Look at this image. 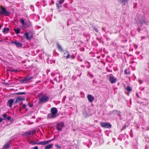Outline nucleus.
Returning <instances> with one entry per match:
<instances>
[{
    "label": "nucleus",
    "mask_w": 149,
    "mask_h": 149,
    "mask_svg": "<svg viewBox=\"0 0 149 149\" xmlns=\"http://www.w3.org/2000/svg\"><path fill=\"white\" fill-rule=\"evenodd\" d=\"M38 97L39 100V104H40L42 102H47L49 97L45 95H43L42 94H38Z\"/></svg>",
    "instance_id": "nucleus-1"
},
{
    "label": "nucleus",
    "mask_w": 149,
    "mask_h": 149,
    "mask_svg": "<svg viewBox=\"0 0 149 149\" xmlns=\"http://www.w3.org/2000/svg\"><path fill=\"white\" fill-rule=\"evenodd\" d=\"M51 113L47 115V118H55L56 116V114L57 113V110L55 107H53L51 109Z\"/></svg>",
    "instance_id": "nucleus-2"
},
{
    "label": "nucleus",
    "mask_w": 149,
    "mask_h": 149,
    "mask_svg": "<svg viewBox=\"0 0 149 149\" xmlns=\"http://www.w3.org/2000/svg\"><path fill=\"white\" fill-rule=\"evenodd\" d=\"M10 12L7 11L6 9L4 7H3L1 8L0 10V14L2 15H5L8 16L10 14Z\"/></svg>",
    "instance_id": "nucleus-3"
},
{
    "label": "nucleus",
    "mask_w": 149,
    "mask_h": 149,
    "mask_svg": "<svg viewBox=\"0 0 149 149\" xmlns=\"http://www.w3.org/2000/svg\"><path fill=\"white\" fill-rule=\"evenodd\" d=\"M100 125L102 127L106 128H110L111 127V124L108 122H101L100 123Z\"/></svg>",
    "instance_id": "nucleus-4"
},
{
    "label": "nucleus",
    "mask_w": 149,
    "mask_h": 149,
    "mask_svg": "<svg viewBox=\"0 0 149 149\" xmlns=\"http://www.w3.org/2000/svg\"><path fill=\"white\" fill-rule=\"evenodd\" d=\"M64 126L63 122L59 123L57 124L56 127L58 130L61 131L62 128L64 127Z\"/></svg>",
    "instance_id": "nucleus-5"
},
{
    "label": "nucleus",
    "mask_w": 149,
    "mask_h": 149,
    "mask_svg": "<svg viewBox=\"0 0 149 149\" xmlns=\"http://www.w3.org/2000/svg\"><path fill=\"white\" fill-rule=\"evenodd\" d=\"M33 78V76L29 77L28 76L26 77L24 79L20 80V82L22 83H26L30 80Z\"/></svg>",
    "instance_id": "nucleus-6"
},
{
    "label": "nucleus",
    "mask_w": 149,
    "mask_h": 149,
    "mask_svg": "<svg viewBox=\"0 0 149 149\" xmlns=\"http://www.w3.org/2000/svg\"><path fill=\"white\" fill-rule=\"evenodd\" d=\"M64 0L63 1L61 0H58L56 3V6L58 9H59L61 8L62 7V4L63 3Z\"/></svg>",
    "instance_id": "nucleus-7"
},
{
    "label": "nucleus",
    "mask_w": 149,
    "mask_h": 149,
    "mask_svg": "<svg viewBox=\"0 0 149 149\" xmlns=\"http://www.w3.org/2000/svg\"><path fill=\"white\" fill-rule=\"evenodd\" d=\"M87 97L89 102H92L94 100V97L91 95H88L87 96Z\"/></svg>",
    "instance_id": "nucleus-8"
},
{
    "label": "nucleus",
    "mask_w": 149,
    "mask_h": 149,
    "mask_svg": "<svg viewBox=\"0 0 149 149\" xmlns=\"http://www.w3.org/2000/svg\"><path fill=\"white\" fill-rule=\"evenodd\" d=\"M25 100V98L23 97H17L15 103H17L19 102L20 101H24Z\"/></svg>",
    "instance_id": "nucleus-9"
},
{
    "label": "nucleus",
    "mask_w": 149,
    "mask_h": 149,
    "mask_svg": "<svg viewBox=\"0 0 149 149\" xmlns=\"http://www.w3.org/2000/svg\"><path fill=\"white\" fill-rule=\"evenodd\" d=\"M109 80L111 83H114L116 82V79L114 77L112 76H109Z\"/></svg>",
    "instance_id": "nucleus-10"
},
{
    "label": "nucleus",
    "mask_w": 149,
    "mask_h": 149,
    "mask_svg": "<svg viewBox=\"0 0 149 149\" xmlns=\"http://www.w3.org/2000/svg\"><path fill=\"white\" fill-rule=\"evenodd\" d=\"M24 36L27 40H30L32 37L33 35H31V36L30 37H29V36L28 33L27 32H26L24 33Z\"/></svg>",
    "instance_id": "nucleus-11"
},
{
    "label": "nucleus",
    "mask_w": 149,
    "mask_h": 149,
    "mask_svg": "<svg viewBox=\"0 0 149 149\" xmlns=\"http://www.w3.org/2000/svg\"><path fill=\"white\" fill-rule=\"evenodd\" d=\"M64 54H67V55L66 57V58L67 59H68L69 58L71 57V56L70 55L68 51L67 50H65L64 53Z\"/></svg>",
    "instance_id": "nucleus-12"
},
{
    "label": "nucleus",
    "mask_w": 149,
    "mask_h": 149,
    "mask_svg": "<svg viewBox=\"0 0 149 149\" xmlns=\"http://www.w3.org/2000/svg\"><path fill=\"white\" fill-rule=\"evenodd\" d=\"M8 102L9 104V106L10 107H11L12 106V105L14 102V100L13 99H10L9 100Z\"/></svg>",
    "instance_id": "nucleus-13"
},
{
    "label": "nucleus",
    "mask_w": 149,
    "mask_h": 149,
    "mask_svg": "<svg viewBox=\"0 0 149 149\" xmlns=\"http://www.w3.org/2000/svg\"><path fill=\"white\" fill-rule=\"evenodd\" d=\"M53 146V144H50L45 146V149H50L52 148Z\"/></svg>",
    "instance_id": "nucleus-14"
},
{
    "label": "nucleus",
    "mask_w": 149,
    "mask_h": 149,
    "mask_svg": "<svg viewBox=\"0 0 149 149\" xmlns=\"http://www.w3.org/2000/svg\"><path fill=\"white\" fill-rule=\"evenodd\" d=\"M31 144L33 145L36 144H39L43 145V141L40 142H35L33 141H32Z\"/></svg>",
    "instance_id": "nucleus-15"
},
{
    "label": "nucleus",
    "mask_w": 149,
    "mask_h": 149,
    "mask_svg": "<svg viewBox=\"0 0 149 149\" xmlns=\"http://www.w3.org/2000/svg\"><path fill=\"white\" fill-rule=\"evenodd\" d=\"M54 139H52L50 140L47 141H43V145H46V144H48L49 142H51L52 141H53L54 140Z\"/></svg>",
    "instance_id": "nucleus-16"
},
{
    "label": "nucleus",
    "mask_w": 149,
    "mask_h": 149,
    "mask_svg": "<svg viewBox=\"0 0 149 149\" xmlns=\"http://www.w3.org/2000/svg\"><path fill=\"white\" fill-rule=\"evenodd\" d=\"M19 21L22 24V25L23 26L26 25V24L24 22V19H19Z\"/></svg>",
    "instance_id": "nucleus-17"
},
{
    "label": "nucleus",
    "mask_w": 149,
    "mask_h": 149,
    "mask_svg": "<svg viewBox=\"0 0 149 149\" xmlns=\"http://www.w3.org/2000/svg\"><path fill=\"white\" fill-rule=\"evenodd\" d=\"M57 47L58 49L61 52H63L64 50L58 44H57Z\"/></svg>",
    "instance_id": "nucleus-18"
},
{
    "label": "nucleus",
    "mask_w": 149,
    "mask_h": 149,
    "mask_svg": "<svg viewBox=\"0 0 149 149\" xmlns=\"http://www.w3.org/2000/svg\"><path fill=\"white\" fill-rule=\"evenodd\" d=\"M14 31H15L17 34H18L20 32V29L19 28L17 29H14Z\"/></svg>",
    "instance_id": "nucleus-19"
},
{
    "label": "nucleus",
    "mask_w": 149,
    "mask_h": 149,
    "mask_svg": "<svg viewBox=\"0 0 149 149\" xmlns=\"http://www.w3.org/2000/svg\"><path fill=\"white\" fill-rule=\"evenodd\" d=\"M9 143H8L4 145V146L3 147V149H6L9 148Z\"/></svg>",
    "instance_id": "nucleus-20"
},
{
    "label": "nucleus",
    "mask_w": 149,
    "mask_h": 149,
    "mask_svg": "<svg viewBox=\"0 0 149 149\" xmlns=\"http://www.w3.org/2000/svg\"><path fill=\"white\" fill-rule=\"evenodd\" d=\"M15 45L17 47H21L22 46V44L21 43L17 41Z\"/></svg>",
    "instance_id": "nucleus-21"
},
{
    "label": "nucleus",
    "mask_w": 149,
    "mask_h": 149,
    "mask_svg": "<svg viewBox=\"0 0 149 149\" xmlns=\"http://www.w3.org/2000/svg\"><path fill=\"white\" fill-rule=\"evenodd\" d=\"M31 134H33V132L32 131H27L26 132H25L24 134V135L25 134H28V135H31Z\"/></svg>",
    "instance_id": "nucleus-22"
},
{
    "label": "nucleus",
    "mask_w": 149,
    "mask_h": 149,
    "mask_svg": "<svg viewBox=\"0 0 149 149\" xmlns=\"http://www.w3.org/2000/svg\"><path fill=\"white\" fill-rule=\"evenodd\" d=\"M9 30V29L8 28H4L2 31L3 33H5L6 31H8Z\"/></svg>",
    "instance_id": "nucleus-23"
},
{
    "label": "nucleus",
    "mask_w": 149,
    "mask_h": 149,
    "mask_svg": "<svg viewBox=\"0 0 149 149\" xmlns=\"http://www.w3.org/2000/svg\"><path fill=\"white\" fill-rule=\"evenodd\" d=\"M126 90L129 91H131L132 90V88L131 87H130V86H127V87L126 88Z\"/></svg>",
    "instance_id": "nucleus-24"
},
{
    "label": "nucleus",
    "mask_w": 149,
    "mask_h": 149,
    "mask_svg": "<svg viewBox=\"0 0 149 149\" xmlns=\"http://www.w3.org/2000/svg\"><path fill=\"white\" fill-rule=\"evenodd\" d=\"M8 71H10V72H17L18 70L14 69H12L9 70Z\"/></svg>",
    "instance_id": "nucleus-25"
},
{
    "label": "nucleus",
    "mask_w": 149,
    "mask_h": 149,
    "mask_svg": "<svg viewBox=\"0 0 149 149\" xmlns=\"http://www.w3.org/2000/svg\"><path fill=\"white\" fill-rule=\"evenodd\" d=\"M17 42V40H15V41H11L10 42V43L11 44H15V45H16Z\"/></svg>",
    "instance_id": "nucleus-26"
},
{
    "label": "nucleus",
    "mask_w": 149,
    "mask_h": 149,
    "mask_svg": "<svg viewBox=\"0 0 149 149\" xmlns=\"http://www.w3.org/2000/svg\"><path fill=\"white\" fill-rule=\"evenodd\" d=\"M11 117L10 116L7 117L6 118H4V120H10Z\"/></svg>",
    "instance_id": "nucleus-27"
},
{
    "label": "nucleus",
    "mask_w": 149,
    "mask_h": 149,
    "mask_svg": "<svg viewBox=\"0 0 149 149\" xmlns=\"http://www.w3.org/2000/svg\"><path fill=\"white\" fill-rule=\"evenodd\" d=\"M128 0H122V3H124V4L127 3Z\"/></svg>",
    "instance_id": "nucleus-28"
},
{
    "label": "nucleus",
    "mask_w": 149,
    "mask_h": 149,
    "mask_svg": "<svg viewBox=\"0 0 149 149\" xmlns=\"http://www.w3.org/2000/svg\"><path fill=\"white\" fill-rule=\"evenodd\" d=\"M3 84L4 85H9L11 84L8 82H5Z\"/></svg>",
    "instance_id": "nucleus-29"
},
{
    "label": "nucleus",
    "mask_w": 149,
    "mask_h": 149,
    "mask_svg": "<svg viewBox=\"0 0 149 149\" xmlns=\"http://www.w3.org/2000/svg\"><path fill=\"white\" fill-rule=\"evenodd\" d=\"M55 146L56 147V148H59V149H60L61 148V147L59 146L57 144H56L55 145Z\"/></svg>",
    "instance_id": "nucleus-30"
},
{
    "label": "nucleus",
    "mask_w": 149,
    "mask_h": 149,
    "mask_svg": "<svg viewBox=\"0 0 149 149\" xmlns=\"http://www.w3.org/2000/svg\"><path fill=\"white\" fill-rule=\"evenodd\" d=\"M7 115L5 114H3L2 115V116L4 118H6L7 117Z\"/></svg>",
    "instance_id": "nucleus-31"
},
{
    "label": "nucleus",
    "mask_w": 149,
    "mask_h": 149,
    "mask_svg": "<svg viewBox=\"0 0 149 149\" xmlns=\"http://www.w3.org/2000/svg\"><path fill=\"white\" fill-rule=\"evenodd\" d=\"M124 72L126 74H130L129 72H127V70H126V69L125 70Z\"/></svg>",
    "instance_id": "nucleus-32"
},
{
    "label": "nucleus",
    "mask_w": 149,
    "mask_h": 149,
    "mask_svg": "<svg viewBox=\"0 0 149 149\" xmlns=\"http://www.w3.org/2000/svg\"><path fill=\"white\" fill-rule=\"evenodd\" d=\"M28 105L30 107H31L33 106V105L30 104V103H28Z\"/></svg>",
    "instance_id": "nucleus-33"
},
{
    "label": "nucleus",
    "mask_w": 149,
    "mask_h": 149,
    "mask_svg": "<svg viewBox=\"0 0 149 149\" xmlns=\"http://www.w3.org/2000/svg\"><path fill=\"white\" fill-rule=\"evenodd\" d=\"M26 107V105L25 104H24L23 105V108H24Z\"/></svg>",
    "instance_id": "nucleus-34"
},
{
    "label": "nucleus",
    "mask_w": 149,
    "mask_h": 149,
    "mask_svg": "<svg viewBox=\"0 0 149 149\" xmlns=\"http://www.w3.org/2000/svg\"><path fill=\"white\" fill-rule=\"evenodd\" d=\"M93 29H94V30L95 31H96L97 32H98L97 30V29L96 28H94Z\"/></svg>",
    "instance_id": "nucleus-35"
},
{
    "label": "nucleus",
    "mask_w": 149,
    "mask_h": 149,
    "mask_svg": "<svg viewBox=\"0 0 149 149\" xmlns=\"http://www.w3.org/2000/svg\"><path fill=\"white\" fill-rule=\"evenodd\" d=\"M3 120V119L1 118H0V122H1Z\"/></svg>",
    "instance_id": "nucleus-36"
},
{
    "label": "nucleus",
    "mask_w": 149,
    "mask_h": 149,
    "mask_svg": "<svg viewBox=\"0 0 149 149\" xmlns=\"http://www.w3.org/2000/svg\"><path fill=\"white\" fill-rule=\"evenodd\" d=\"M28 142H29V143H30V144H32V141H28Z\"/></svg>",
    "instance_id": "nucleus-37"
},
{
    "label": "nucleus",
    "mask_w": 149,
    "mask_h": 149,
    "mask_svg": "<svg viewBox=\"0 0 149 149\" xmlns=\"http://www.w3.org/2000/svg\"><path fill=\"white\" fill-rule=\"evenodd\" d=\"M22 109V107H20L19 108L20 111H21V110Z\"/></svg>",
    "instance_id": "nucleus-38"
},
{
    "label": "nucleus",
    "mask_w": 149,
    "mask_h": 149,
    "mask_svg": "<svg viewBox=\"0 0 149 149\" xmlns=\"http://www.w3.org/2000/svg\"><path fill=\"white\" fill-rule=\"evenodd\" d=\"M102 30H103V31H104V28H102Z\"/></svg>",
    "instance_id": "nucleus-39"
},
{
    "label": "nucleus",
    "mask_w": 149,
    "mask_h": 149,
    "mask_svg": "<svg viewBox=\"0 0 149 149\" xmlns=\"http://www.w3.org/2000/svg\"><path fill=\"white\" fill-rule=\"evenodd\" d=\"M24 93V92H21V93L18 92V93Z\"/></svg>",
    "instance_id": "nucleus-40"
},
{
    "label": "nucleus",
    "mask_w": 149,
    "mask_h": 149,
    "mask_svg": "<svg viewBox=\"0 0 149 149\" xmlns=\"http://www.w3.org/2000/svg\"><path fill=\"white\" fill-rule=\"evenodd\" d=\"M18 94V95H19V94H19V93H18V94Z\"/></svg>",
    "instance_id": "nucleus-41"
},
{
    "label": "nucleus",
    "mask_w": 149,
    "mask_h": 149,
    "mask_svg": "<svg viewBox=\"0 0 149 149\" xmlns=\"http://www.w3.org/2000/svg\"><path fill=\"white\" fill-rule=\"evenodd\" d=\"M0 42H2V40H1L0 39Z\"/></svg>",
    "instance_id": "nucleus-42"
},
{
    "label": "nucleus",
    "mask_w": 149,
    "mask_h": 149,
    "mask_svg": "<svg viewBox=\"0 0 149 149\" xmlns=\"http://www.w3.org/2000/svg\"><path fill=\"white\" fill-rule=\"evenodd\" d=\"M1 26L0 25V29H1Z\"/></svg>",
    "instance_id": "nucleus-43"
}]
</instances>
